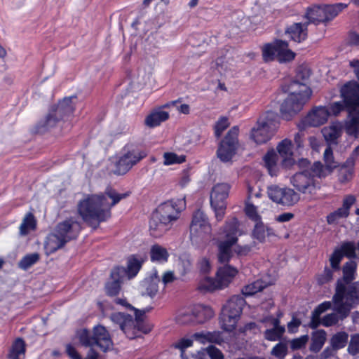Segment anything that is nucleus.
<instances>
[{"label": "nucleus", "mask_w": 359, "mask_h": 359, "mask_svg": "<svg viewBox=\"0 0 359 359\" xmlns=\"http://www.w3.org/2000/svg\"><path fill=\"white\" fill-rule=\"evenodd\" d=\"M142 261L135 256L128 258L126 271V277L129 279L135 277L142 267Z\"/></svg>", "instance_id": "nucleus-41"}, {"label": "nucleus", "mask_w": 359, "mask_h": 359, "mask_svg": "<svg viewBox=\"0 0 359 359\" xmlns=\"http://www.w3.org/2000/svg\"><path fill=\"white\" fill-rule=\"evenodd\" d=\"M347 7V4L338 3L334 5H328L323 6L325 16L327 17V21L335 18L339 12Z\"/></svg>", "instance_id": "nucleus-45"}, {"label": "nucleus", "mask_w": 359, "mask_h": 359, "mask_svg": "<svg viewBox=\"0 0 359 359\" xmlns=\"http://www.w3.org/2000/svg\"><path fill=\"white\" fill-rule=\"evenodd\" d=\"M314 177L316 175L310 170H306L302 172H297L291 179L292 184L302 194H313L319 188L318 184L316 183Z\"/></svg>", "instance_id": "nucleus-16"}, {"label": "nucleus", "mask_w": 359, "mask_h": 359, "mask_svg": "<svg viewBox=\"0 0 359 359\" xmlns=\"http://www.w3.org/2000/svg\"><path fill=\"white\" fill-rule=\"evenodd\" d=\"M215 210V217L218 222L222 220L225 215L226 203H210Z\"/></svg>", "instance_id": "nucleus-58"}, {"label": "nucleus", "mask_w": 359, "mask_h": 359, "mask_svg": "<svg viewBox=\"0 0 359 359\" xmlns=\"http://www.w3.org/2000/svg\"><path fill=\"white\" fill-rule=\"evenodd\" d=\"M36 227V220L33 214L27 213L24 217L22 222L20 226V233L21 235H27L29 231L34 230Z\"/></svg>", "instance_id": "nucleus-43"}, {"label": "nucleus", "mask_w": 359, "mask_h": 359, "mask_svg": "<svg viewBox=\"0 0 359 359\" xmlns=\"http://www.w3.org/2000/svg\"><path fill=\"white\" fill-rule=\"evenodd\" d=\"M276 118L273 113H267L265 116L260 117L251 130V139L258 144L269 141L278 127Z\"/></svg>", "instance_id": "nucleus-8"}, {"label": "nucleus", "mask_w": 359, "mask_h": 359, "mask_svg": "<svg viewBox=\"0 0 359 359\" xmlns=\"http://www.w3.org/2000/svg\"><path fill=\"white\" fill-rule=\"evenodd\" d=\"M355 198L353 196H347L343 201L342 207L338 208L334 212V213L337 217H338L339 219L347 217L349 215V209L355 203Z\"/></svg>", "instance_id": "nucleus-40"}, {"label": "nucleus", "mask_w": 359, "mask_h": 359, "mask_svg": "<svg viewBox=\"0 0 359 359\" xmlns=\"http://www.w3.org/2000/svg\"><path fill=\"white\" fill-rule=\"evenodd\" d=\"M343 253V257H347L348 258H354L356 257L355 254V245L353 242H346L344 243L339 248L337 249Z\"/></svg>", "instance_id": "nucleus-51"}, {"label": "nucleus", "mask_w": 359, "mask_h": 359, "mask_svg": "<svg viewBox=\"0 0 359 359\" xmlns=\"http://www.w3.org/2000/svg\"><path fill=\"white\" fill-rule=\"evenodd\" d=\"M81 230L79 224L73 218L60 222L55 231L50 234L46 243V249L49 253H53L62 248L67 242L74 239Z\"/></svg>", "instance_id": "nucleus-5"}, {"label": "nucleus", "mask_w": 359, "mask_h": 359, "mask_svg": "<svg viewBox=\"0 0 359 359\" xmlns=\"http://www.w3.org/2000/svg\"><path fill=\"white\" fill-rule=\"evenodd\" d=\"M219 234L222 240L218 243V259L221 263H226L231 257V248L241 235L238 219L236 217L227 219Z\"/></svg>", "instance_id": "nucleus-6"}, {"label": "nucleus", "mask_w": 359, "mask_h": 359, "mask_svg": "<svg viewBox=\"0 0 359 359\" xmlns=\"http://www.w3.org/2000/svg\"><path fill=\"white\" fill-rule=\"evenodd\" d=\"M333 277V272L330 269L325 268L323 273L318 277V282L319 284L323 285L330 282Z\"/></svg>", "instance_id": "nucleus-64"}, {"label": "nucleus", "mask_w": 359, "mask_h": 359, "mask_svg": "<svg viewBox=\"0 0 359 359\" xmlns=\"http://www.w3.org/2000/svg\"><path fill=\"white\" fill-rule=\"evenodd\" d=\"M236 268L230 265H224L219 268L217 272L216 279L205 277L202 279L198 285L201 290L214 291L217 289H222L227 287L232 278L237 274Z\"/></svg>", "instance_id": "nucleus-9"}, {"label": "nucleus", "mask_w": 359, "mask_h": 359, "mask_svg": "<svg viewBox=\"0 0 359 359\" xmlns=\"http://www.w3.org/2000/svg\"><path fill=\"white\" fill-rule=\"evenodd\" d=\"M330 116V111L326 107H318L313 109L305 117L304 122L306 126L318 127L325 124Z\"/></svg>", "instance_id": "nucleus-20"}, {"label": "nucleus", "mask_w": 359, "mask_h": 359, "mask_svg": "<svg viewBox=\"0 0 359 359\" xmlns=\"http://www.w3.org/2000/svg\"><path fill=\"white\" fill-rule=\"evenodd\" d=\"M189 229L190 239L196 243L208 238L212 231L208 217L201 210L194 212Z\"/></svg>", "instance_id": "nucleus-12"}, {"label": "nucleus", "mask_w": 359, "mask_h": 359, "mask_svg": "<svg viewBox=\"0 0 359 359\" xmlns=\"http://www.w3.org/2000/svg\"><path fill=\"white\" fill-rule=\"evenodd\" d=\"M272 325L273 328L265 330L264 333V338L269 341L279 340L285 331V327L280 325L278 318H273Z\"/></svg>", "instance_id": "nucleus-31"}, {"label": "nucleus", "mask_w": 359, "mask_h": 359, "mask_svg": "<svg viewBox=\"0 0 359 359\" xmlns=\"http://www.w3.org/2000/svg\"><path fill=\"white\" fill-rule=\"evenodd\" d=\"M231 186L228 183H217L212 189L210 203H226Z\"/></svg>", "instance_id": "nucleus-24"}, {"label": "nucleus", "mask_w": 359, "mask_h": 359, "mask_svg": "<svg viewBox=\"0 0 359 359\" xmlns=\"http://www.w3.org/2000/svg\"><path fill=\"white\" fill-rule=\"evenodd\" d=\"M210 359H224V355L219 349L214 346H209L205 349Z\"/></svg>", "instance_id": "nucleus-63"}, {"label": "nucleus", "mask_w": 359, "mask_h": 359, "mask_svg": "<svg viewBox=\"0 0 359 359\" xmlns=\"http://www.w3.org/2000/svg\"><path fill=\"white\" fill-rule=\"evenodd\" d=\"M343 257V253H341L340 250L336 249L333 252V253L330 256V262L331 266L334 270L339 269V264Z\"/></svg>", "instance_id": "nucleus-56"}, {"label": "nucleus", "mask_w": 359, "mask_h": 359, "mask_svg": "<svg viewBox=\"0 0 359 359\" xmlns=\"http://www.w3.org/2000/svg\"><path fill=\"white\" fill-rule=\"evenodd\" d=\"M176 321L181 325L196 323L193 308L180 310L176 316Z\"/></svg>", "instance_id": "nucleus-42"}, {"label": "nucleus", "mask_w": 359, "mask_h": 359, "mask_svg": "<svg viewBox=\"0 0 359 359\" xmlns=\"http://www.w3.org/2000/svg\"><path fill=\"white\" fill-rule=\"evenodd\" d=\"M348 335L345 332H337L331 338V344L334 349L344 347L347 343Z\"/></svg>", "instance_id": "nucleus-47"}, {"label": "nucleus", "mask_w": 359, "mask_h": 359, "mask_svg": "<svg viewBox=\"0 0 359 359\" xmlns=\"http://www.w3.org/2000/svg\"><path fill=\"white\" fill-rule=\"evenodd\" d=\"M245 211L246 215L255 222L261 220L260 216L257 214V208L251 203V201L245 202Z\"/></svg>", "instance_id": "nucleus-54"}, {"label": "nucleus", "mask_w": 359, "mask_h": 359, "mask_svg": "<svg viewBox=\"0 0 359 359\" xmlns=\"http://www.w3.org/2000/svg\"><path fill=\"white\" fill-rule=\"evenodd\" d=\"M253 235L254 237L260 242H264L266 237H270L275 234L272 229L265 226L263 222L259 220L256 222V224L253 230Z\"/></svg>", "instance_id": "nucleus-35"}, {"label": "nucleus", "mask_w": 359, "mask_h": 359, "mask_svg": "<svg viewBox=\"0 0 359 359\" xmlns=\"http://www.w3.org/2000/svg\"><path fill=\"white\" fill-rule=\"evenodd\" d=\"M160 279L156 276L145 278L140 285V292L143 296L153 298L158 291Z\"/></svg>", "instance_id": "nucleus-28"}, {"label": "nucleus", "mask_w": 359, "mask_h": 359, "mask_svg": "<svg viewBox=\"0 0 359 359\" xmlns=\"http://www.w3.org/2000/svg\"><path fill=\"white\" fill-rule=\"evenodd\" d=\"M290 88V93L280 109L282 118L286 121L291 120L303 109L311 95L307 86L296 81L291 83Z\"/></svg>", "instance_id": "nucleus-4"}, {"label": "nucleus", "mask_w": 359, "mask_h": 359, "mask_svg": "<svg viewBox=\"0 0 359 359\" xmlns=\"http://www.w3.org/2000/svg\"><path fill=\"white\" fill-rule=\"evenodd\" d=\"M169 118V114L163 111L161 108L153 110L147 116L144 120V124L149 128L158 126L162 122Z\"/></svg>", "instance_id": "nucleus-30"}, {"label": "nucleus", "mask_w": 359, "mask_h": 359, "mask_svg": "<svg viewBox=\"0 0 359 359\" xmlns=\"http://www.w3.org/2000/svg\"><path fill=\"white\" fill-rule=\"evenodd\" d=\"M348 351L351 355H355L359 353V334H355L351 337Z\"/></svg>", "instance_id": "nucleus-59"}, {"label": "nucleus", "mask_w": 359, "mask_h": 359, "mask_svg": "<svg viewBox=\"0 0 359 359\" xmlns=\"http://www.w3.org/2000/svg\"><path fill=\"white\" fill-rule=\"evenodd\" d=\"M348 114L350 119L346 122V132L348 135L358 138L359 137V115L357 114Z\"/></svg>", "instance_id": "nucleus-37"}, {"label": "nucleus", "mask_w": 359, "mask_h": 359, "mask_svg": "<svg viewBox=\"0 0 359 359\" xmlns=\"http://www.w3.org/2000/svg\"><path fill=\"white\" fill-rule=\"evenodd\" d=\"M269 198L277 204L283 206H292L299 201V195L290 188H280L272 186L268 189Z\"/></svg>", "instance_id": "nucleus-17"}, {"label": "nucleus", "mask_w": 359, "mask_h": 359, "mask_svg": "<svg viewBox=\"0 0 359 359\" xmlns=\"http://www.w3.org/2000/svg\"><path fill=\"white\" fill-rule=\"evenodd\" d=\"M229 126L228 118L225 117L220 118L215 126V133L217 137H219L224 130Z\"/></svg>", "instance_id": "nucleus-57"}, {"label": "nucleus", "mask_w": 359, "mask_h": 359, "mask_svg": "<svg viewBox=\"0 0 359 359\" xmlns=\"http://www.w3.org/2000/svg\"><path fill=\"white\" fill-rule=\"evenodd\" d=\"M327 109L330 111V116L331 114L337 116L341 111L346 109L345 103L342 102H335L330 105Z\"/></svg>", "instance_id": "nucleus-62"}, {"label": "nucleus", "mask_w": 359, "mask_h": 359, "mask_svg": "<svg viewBox=\"0 0 359 359\" xmlns=\"http://www.w3.org/2000/svg\"><path fill=\"white\" fill-rule=\"evenodd\" d=\"M184 208V198L172 199L161 204L154 213L172 226L179 219L180 212Z\"/></svg>", "instance_id": "nucleus-14"}, {"label": "nucleus", "mask_w": 359, "mask_h": 359, "mask_svg": "<svg viewBox=\"0 0 359 359\" xmlns=\"http://www.w3.org/2000/svg\"><path fill=\"white\" fill-rule=\"evenodd\" d=\"M307 334L302 335L300 337L293 339L290 341V348L292 350H298L303 348L309 341Z\"/></svg>", "instance_id": "nucleus-55"}, {"label": "nucleus", "mask_w": 359, "mask_h": 359, "mask_svg": "<svg viewBox=\"0 0 359 359\" xmlns=\"http://www.w3.org/2000/svg\"><path fill=\"white\" fill-rule=\"evenodd\" d=\"M62 120L59 115L51 108L45 117L36 126V130L38 133H44L57 126Z\"/></svg>", "instance_id": "nucleus-26"}, {"label": "nucleus", "mask_w": 359, "mask_h": 359, "mask_svg": "<svg viewBox=\"0 0 359 359\" xmlns=\"http://www.w3.org/2000/svg\"><path fill=\"white\" fill-rule=\"evenodd\" d=\"M343 126L340 122L332 123L322 130L325 140L330 144H337V139L341 135Z\"/></svg>", "instance_id": "nucleus-29"}, {"label": "nucleus", "mask_w": 359, "mask_h": 359, "mask_svg": "<svg viewBox=\"0 0 359 359\" xmlns=\"http://www.w3.org/2000/svg\"><path fill=\"white\" fill-rule=\"evenodd\" d=\"M74 99H76V97H65L52 109L59 115L60 118L65 119L74 111L75 104L73 103Z\"/></svg>", "instance_id": "nucleus-27"}, {"label": "nucleus", "mask_w": 359, "mask_h": 359, "mask_svg": "<svg viewBox=\"0 0 359 359\" xmlns=\"http://www.w3.org/2000/svg\"><path fill=\"white\" fill-rule=\"evenodd\" d=\"M110 280L106 283L105 290L109 296H116L121 290V284L126 277L124 267H116L111 272Z\"/></svg>", "instance_id": "nucleus-19"}, {"label": "nucleus", "mask_w": 359, "mask_h": 359, "mask_svg": "<svg viewBox=\"0 0 359 359\" xmlns=\"http://www.w3.org/2000/svg\"><path fill=\"white\" fill-rule=\"evenodd\" d=\"M262 57L265 62L276 59L280 62H285L292 60L295 53L288 48L287 41L277 39L263 46Z\"/></svg>", "instance_id": "nucleus-10"}, {"label": "nucleus", "mask_w": 359, "mask_h": 359, "mask_svg": "<svg viewBox=\"0 0 359 359\" xmlns=\"http://www.w3.org/2000/svg\"><path fill=\"white\" fill-rule=\"evenodd\" d=\"M93 337L95 346H98L104 352H106L112 346L111 339L104 326L98 325L94 327Z\"/></svg>", "instance_id": "nucleus-21"}, {"label": "nucleus", "mask_w": 359, "mask_h": 359, "mask_svg": "<svg viewBox=\"0 0 359 359\" xmlns=\"http://www.w3.org/2000/svg\"><path fill=\"white\" fill-rule=\"evenodd\" d=\"M164 164L172 165L175 163H182L185 161L186 156L184 155L178 156L172 152H165L163 154Z\"/></svg>", "instance_id": "nucleus-52"}, {"label": "nucleus", "mask_w": 359, "mask_h": 359, "mask_svg": "<svg viewBox=\"0 0 359 359\" xmlns=\"http://www.w3.org/2000/svg\"><path fill=\"white\" fill-rule=\"evenodd\" d=\"M287 353V346L283 342L278 343L271 351V354L278 359H284Z\"/></svg>", "instance_id": "nucleus-53"}, {"label": "nucleus", "mask_w": 359, "mask_h": 359, "mask_svg": "<svg viewBox=\"0 0 359 359\" xmlns=\"http://www.w3.org/2000/svg\"><path fill=\"white\" fill-rule=\"evenodd\" d=\"M278 158V157L274 151H268L264 156L266 166L271 176L276 174Z\"/></svg>", "instance_id": "nucleus-44"}, {"label": "nucleus", "mask_w": 359, "mask_h": 359, "mask_svg": "<svg viewBox=\"0 0 359 359\" xmlns=\"http://www.w3.org/2000/svg\"><path fill=\"white\" fill-rule=\"evenodd\" d=\"M255 244V242H252L250 244L237 245L234 248V251L239 256H245L252 250Z\"/></svg>", "instance_id": "nucleus-60"}, {"label": "nucleus", "mask_w": 359, "mask_h": 359, "mask_svg": "<svg viewBox=\"0 0 359 359\" xmlns=\"http://www.w3.org/2000/svg\"><path fill=\"white\" fill-rule=\"evenodd\" d=\"M340 96L348 114L359 115V83L355 81L346 82L340 88Z\"/></svg>", "instance_id": "nucleus-13"}, {"label": "nucleus", "mask_w": 359, "mask_h": 359, "mask_svg": "<svg viewBox=\"0 0 359 359\" xmlns=\"http://www.w3.org/2000/svg\"><path fill=\"white\" fill-rule=\"evenodd\" d=\"M129 196L107 188L103 194L87 195L78 204V212L83 221L93 229L111 217V208Z\"/></svg>", "instance_id": "nucleus-1"}, {"label": "nucleus", "mask_w": 359, "mask_h": 359, "mask_svg": "<svg viewBox=\"0 0 359 359\" xmlns=\"http://www.w3.org/2000/svg\"><path fill=\"white\" fill-rule=\"evenodd\" d=\"M39 260V255L36 252L25 255L19 262L18 266L23 270H27Z\"/></svg>", "instance_id": "nucleus-49"}, {"label": "nucleus", "mask_w": 359, "mask_h": 359, "mask_svg": "<svg viewBox=\"0 0 359 359\" xmlns=\"http://www.w3.org/2000/svg\"><path fill=\"white\" fill-rule=\"evenodd\" d=\"M147 156V153L133 145L126 146L116 163L115 173L124 175Z\"/></svg>", "instance_id": "nucleus-11"}, {"label": "nucleus", "mask_w": 359, "mask_h": 359, "mask_svg": "<svg viewBox=\"0 0 359 359\" xmlns=\"http://www.w3.org/2000/svg\"><path fill=\"white\" fill-rule=\"evenodd\" d=\"M191 262L187 256L180 257L179 259L178 267L182 271V274H185L190 271Z\"/></svg>", "instance_id": "nucleus-61"}, {"label": "nucleus", "mask_w": 359, "mask_h": 359, "mask_svg": "<svg viewBox=\"0 0 359 359\" xmlns=\"http://www.w3.org/2000/svg\"><path fill=\"white\" fill-rule=\"evenodd\" d=\"M238 128L233 127L220 142L217 156L222 162L230 161L236 154L238 146Z\"/></svg>", "instance_id": "nucleus-15"}, {"label": "nucleus", "mask_w": 359, "mask_h": 359, "mask_svg": "<svg viewBox=\"0 0 359 359\" xmlns=\"http://www.w3.org/2000/svg\"><path fill=\"white\" fill-rule=\"evenodd\" d=\"M277 150L279 156L282 158L281 165L287 168L292 166L294 163L292 158V144L291 140L285 139L282 140L277 146Z\"/></svg>", "instance_id": "nucleus-22"}, {"label": "nucleus", "mask_w": 359, "mask_h": 359, "mask_svg": "<svg viewBox=\"0 0 359 359\" xmlns=\"http://www.w3.org/2000/svg\"><path fill=\"white\" fill-rule=\"evenodd\" d=\"M245 304L244 298L241 295H235L223 306L219 317L222 327L228 332L232 331Z\"/></svg>", "instance_id": "nucleus-7"}, {"label": "nucleus", "mask_w": 359, "mask_h": 359, "mask_svg": "<svg viewBox=\"0 0 359 359\" xmlns=\"http://www.w3.org/2000/svg\"><path fill=\"white\" fill-rule=\"evenodd\" d=\"M77 335L81 344L85 346H89L91 348L95 346L93 334L92 335L89 330L83 329L77 332Z\"/></svg>", "instance_id": "nucleus-48"}, {"label": "nucleus", "mask_w": 359, "mask_h": 359, "mask_svg": "<svg viewBox=\"0 0 359 359\" xmlns=\"http://www.w3.org/2000/svg\"><path fill=\"white\" fill-rule=\"evenodd\" d=\"M323 7L315 6L309 8L306 14L309 23L318 24L327 21V17L325 16Z\"/></svg>", "instance_id": "nucleus-32"}, {"label": "nucleus", "mask_w": 359, "mask_h": 359, "mask_svg": "<svg viewBox=\"0 0 359 359\" xmlns=\"http://www.w3.org/2000/svg\"><path fill=\"white\" fill-rule=\"evenodd\" d=\"M25 343L21 338L17 339L11 346L8 358L9 359H23L25 353Z\"/></svg>", "instance_id": "nucleus-36"}, {"label": "nucleus", "mask_w": 359, "mask_h": 359, "mask_svg": "<svg viewBox=\"0 0 359 359\" xmlns=\"http://www.w3.org/2000/svg\"><path fill=\"white\" fill-rule=\"evenodd\" d=\"M356 266V263L353 261H349L344 264L343 267V278L346 283H349L354 279Z\"/></svg>", "instance_id": "nucleus-50"}, {"label": "nucleus", "mask_w": 359, "mask_h": 359, "mask_svg": "<svg viewBox=\"0 0 359 359\" xmlns=\"http://www.w3.org/2000/svg\"><path fill=\"white\" fill-rule=\"evenodd\" d=\"M193 338L200 343L216 342L219 340V335L217 332H196L193 335Z\"/></svg>", "instance_id": "nucleus-46"}, {"label": "nucleus", "mask_w": 359, "mask_h": 359, "mask_svg": "<svg viewBox=\"0 0 359 359\" xmlns=\"http://www.w3.org/2000/svg\"><path fill=\"white\" fill-rule=\"evenodd\" d=\"M332 302V309L335 313L323 316L321 324L325 327L334 325L339 320H342L349 315L353 306L359 303V287L355 284L346 285L338 280Z\"/></svg>", "instance_id": "nucleus-2"}, {"label": "nucleus", "mask_w": 359, "mask_h": 359, "mask_svg": "<svg viewBox=\"0 0 359 359\" xmlns=\"http://www.w3.org/2000/svg\"><path fill=\"white\" fill-rule=\"evenodd\" d=\"M267 285L268 284L262 280H257L244 286L242 289V293L245 296H251L262 291Z\"/></svg>", "instance_id": "nucleus-39"}, {"label": "nucleus", "mask_w": 359, "mask_h": 359, "mask_svg": "<svg viewBox=\"0 0 359 359\" xmlns=\"http://www.w3.org/2000/svg\"><path fill=\"white\" fill-rule=\"evenodd\" d=\"M196 323H203L214 316L213 310L206 306L197 305L193 307Z\"/></svg>", "instance_id": "nucleus-33"}, {"label": "nucleus", "mask_w": 359, "mask_h": 359, "mask_svg": "<svg viewBox=\"0 0 359 359\" xmlns=\"http://www.w3.org/2000/svg\"><path fill=\"white\" fill-rule=\"evenodd\" d=\"M307 25L308 23H294L286 29L285 34L294 41L300 43L307 37Z\"/></svg>", "instance_id": "nucleus-25"}, {"label": "nucleus", "mask_w": 359, "mask_h": 359, "mask_svg": "<svg viewBox=\"0 0 359 359\" xmlns=\"http://www.w3.org/2000/svg\"><path fill=\"white\" fill-rule=\"evenodd\" d=\"M326 332L318 330L312 334L309 349L311 352L318 353L320 351L326 341Z\"/></svg>", "instance_id": "nucleus-34"}, {"label": "nucleus", "mask_w": 359, "mask_h": 359, "mask_svg": "<svg viewBox=\"0 0 359 359\" xmlns=\"http://www.w3.org/2000/svg\"><path fill=\"white\" fill-rule=\"evenodd\" d=\"M324 167L321 162L316 161L311 165V171L319 178L325 177L337 168L339 164L334 161L332 149L330 147L325 149L323 154Z\"/></svg>", "instance_id": "nucleus-18"}, {"label": "nucleus", "mask_w": 359, "mask_h": 359, "mask_svg": "<svg viewBox=\"0 0 359 359\" xmlns=\"http://www.w3.org/2000/svg\"><path fill=\"white\" fill-rule=\"evenodd\" d=\"M114 302L117 304L135 310V320L133 319L130 315L121 312L113 313L110 317L111 321L117 324L129 339L138 337L140 336L139 333L147 334L151 331V327L146 325L143 320L145 310L135 309L127 303L126 299L116 298Z\"/></svg>", "instance_id": "nucleus-3"}, {"label": "nucleus", "mask_w": 359, "mask_h": 359, "mask_svg": "<svg viewBox=\"0 0 359 359\" xmlns=\"http://www.w3.org/2000/svg\"><path fill=\"white\" fill-rule=\"evenodd\" d=\"M171 226V225L165 221H163L154 212L152 214L149 221V231L153 237L159 238L162 236Z\"/></svg>", "instance_id": "nucleus-23"}, {"label": "nucleus", "mask_w": 359, "mask_h": 359, "mask_svg": "<svg viewBox=\"0 0 359 359\" xmlns=\"http://www.w3.org/2000/svg\"><path fill=\"white\" fill-rule=\"evenodd\" d=\"M150 257L152 261L165 262L168 260L169 254L165 248L156 244L151 246Z\"/></svg>", "instance_id": "nucleus-38"}]
</instances>
